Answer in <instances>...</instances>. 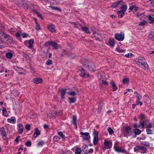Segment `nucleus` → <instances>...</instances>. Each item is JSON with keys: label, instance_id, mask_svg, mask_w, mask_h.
<instances>
[{"label": "nucleus", "instance_id": "22", "mask_svg": "<svg viewBox=\"0 0 154 154\" xmlns=\"http://www.w3.org/2000/svg\"><path fill=\"white\" fill-rule=\"evenodd\" d=\"M141 144L143 145H145L146 146L151 147L152 146V145H151V144H150L149 143L146 142V141H143V142H141Z\"/></svg>", "mask_w": 154, "mask_h": 154}, {"label": "nucleus", "instance_id": "60", "mask_svg": "<svg viewBox=\"0 0 154 154\" xmlns=\"http://www.w3.org/2000/svg\"><path fill=\"white\" fill-rule=\"evenodd\" d=\"M140 150H142L143 151H146L147 150L146 148L143 146H140Z\"/></svg>", "mask_w": 154, "mask_h": 154}, {"label": "nucleus", "instance_id": "53", "mask_svg": "<svg viewBox=\"0 0 154 154\" xmlns=\"http://www.w3.org/2000/svg\"><path fill=\"white\" fill-rule=\"evenodd\" d=\"M133 56V54L132 53H128L126 54L125 56L127 58L131 57Z\"/></svg>", "mask_w": 154, "mask_h": 154}, {"label": "nucleus", "instance_id": "28", "mask_svg": "<svg viewBox=\"0 0 154 154\" xmlns=\"http://www.w3.org/2000/svg\"><path fill=\"white\" fill-rule=\"evenodd\" d=\"M2 112L3 115L5 117L8 116V114L7 111H6V108L3 107L2 108Z\"/></svg>", "mask_w": 154, "mask_h": 154}, {"label": "nucleus", "instance_id": "61", "mask_svg": "<svg viewBox=\"0 0 154 154\" xmlns=\"http://www.w3.org/2000/svg\"><path fill=\"white\" fill-rule=\"evenodd\" d=\"M152 127V124L149 123L146 126V129H150Z\"/></svg>", "mask_w": 154, "mask_h": 154}, {"label": "nucleus", "instance_id": "56", "mask_svg": "<svg viewBox=\"0 0 154 154\" xmlns=\"http://www.w3.org/2000/svg\"><path fill=\"white\" fill-rule=\"evenodd\" d=\"M147 23V22L145 21H143L141 22H140L139 24V25L140 26H143L144 25H145L146 23Z\"/></svg>", "mask_w": 154, "mask_h": 154}, {"label": "nucleus", "instance_id": "10", "mask_svg": "<svg viewBox=\"0 0 154 154\" xmlns=\"http://www.w3.org/2000/svg\"><path fill=\"white\" fill-rule=\"evenodd\" d=\"M48 28L49 30L51 32L54 33L56 30L54 25L52 24H50L48 26Z\"/></svg>", "mask_w": 154, "mask_h": 154}, {"label": "nucleus", "instance_id": "52", "mask_svg": "<svg viewBox=\"0 0 154 154\" xmlns=\"http://www.w3.org/2000/svg\"><path fill=\"white\" fill-rule=\"evenodd\" d=\"M25 145L27 147H30L31 145V142L29 140L25 143Z\"/></svg>", "mask_w": 154, "mask_h": 154}, {"label": "nucleus", "instance_id": "18", "mask_svg": "<svg viewBox=\"0 0 154 154\" xmlns=\"http://www.w3.org/2000/svg\"><path fill=\"white\" fill-rule=\"evenodd\" d=\"M35 132H34L33 135L35 138L36 137L40 134V131L38 130V128H35Z\"/></svg>", "mask_w": 154, "mask_h": 154}, {"label": "nucleus", "instance_id": "40", "mask_svg": "<svg viewBox=\"0 0 154 154\" xmlns=\"http://www.w3.org/2000/svg\"><path fill=\"white\" fill-rule=\"evenodd\" d=\"M67 94L68 95L72 96H74L76 94L75 92L74 91H71L69 92H67Z\"/></svg>", "mask_w": 154, "mask_h": 154}, {"label": "nucleus", "instance_id": "38", "mask_svg": "<svg viewBox=\"0 0 154 154\" xmlns=\"http://www.w3.org/2000/svg\"><path fill=\"white\" fill-rule=\"evenodd\" d=\"M33 43V39H31L29 41V48H30L32 47Z\"/></svg>", "mask_w": 154, "mask_h": 154}, {"label": "nucleus", "instance_id": "7", "mask_svg": "<svg viewBox=\"0 0 154 154\" xmlns=\"http://www.w3.org/2000/svg\"><path fill=\"white\" fill-rule=\"evenodd\" d=\"M79 69L81 72V76L83 78H85L89 76L88 73L83 68H81L80 69L79 68Z\"/></svg>", "mask_w": 154, "mask_h": 154}, {"label": "nucleus", "instance_id": "21", "mask_svg": "<svg viewBox=\"0 0 154 154\" xmlns=\"http://www.w3.org/2000/svg\"><path fill=\"white\" fill-rule=\"evenodd\" d=\"M8 122H9L12 123H15L16 122L15 118L14 117H12L11 118L8 119H7Z\"/></svg>", "mask_w": 154, "mask_h": 154}, {"label": "nucleus", "instance_id": "50", "mask_svg": "<svg viewBox=\"0 0 154 154\" xmlns=\"http://www.w3.org/2000/svg\"><path fill=\"white\" fill-rule=\"evenodd\" d=\"M21 31H18L16 34V36L17 38H19L20 37V36L21 35Z\"/></svg>", "mask_w": 154, "mask_h": 154}, {"label": "nucleus", "instance_id": "23", "mask_svg": "<svg viewBox=\"0 0 154 154\" xmlns=\"http://www.w3.org/2000/svg\"><path fill=\"white\" fill-rule=\"evenodd\" d=\"M77 117L75 116H74L72 118V123L75 126L76 128H77V125L76 124Z\"/></svg>", "mask_w": 154, "mask_h": 154}, {"label": "nucleus", "instance_id": "17", "mask_svg": "<svg viewBox=\"0 0 154 154\" xmlns=\"http://www.w3.org/2000/svg\"><path fill=\"white\" fill-rule=\"evenodd\" d=\"M110 83L113 88V91H116L117 89V88L115 84V82L112 80L110 82Z\"/></svg>", "mask_w": 154, "mask_h": 154}, {"label": "nucleus", "instance_id": "37", "mask_svg": "<svg viewBox=\"0 0 154 154\" xmlns=\"http://www.w3.org/2000/svg\"><path fill=\"white\" fill-rule=\"evenodd\" d=\"M14 68L16 71H21L22 70H23V69L22 68L16 66H14Z\"/></svg>", "mask_w": 154, "mask_h": 154}, {"label": "nucleus", "instance_id": "4", "mask_svg": "<svg viewBox=\"0 0 154 154\" xmlns=\"http://www.w3.org/2000/svg\"><path fill=\"white\" fill-rule=\"evenodd\" d=\"M100 78L99 79V82L100 85L107 86L108 82H106L105 79V76L104 75H100Z\"/></svg>", "mask_w": 154, "mask_h": 154}, {"label": "nucleus", "instance_id": "9", "mask_svg": "<svg viewBox=\"0 0 154 154\" xmlns=\"http://www.w3.org/2000/svg\"><path fill=\"white\" fill-rule=\"evenodd\" d=\"M4 38L5 39V41H7L8 43H12L13 42V39L12 38L10 37L8 35H4Z\"/></svg>", "mask_w": 154, "mask_h": 154}, {"label": "nucleus", "instance_id": "47", "mask_svg": "<svg viewBox=\"0 0 154 154\" xmlns=\"http://www.w3.org/2000/svg\"><path fill=\"white\" fill-rule=\"evenodd\" d=\"M148 38L149 39H151L152 41H154V35L152 34H149L148 36Z\"/></svg>", "mask_w": 154, "mask_h": 154}, {"label": "nucleus", "instance_id": "58", "mask_svg": "<svg viewBox=\"0 0 154 154\" xmlns=\"http://www.w3.org/2000/svg\"><path fill=\"white\" fill-rule=\"evenodd\" d=\"M140 101V100H137L136 101V105H140V106H141L143 104V103H142Z\"/></svg>", "mask_w": 154, "mask_h": 154}, {"label": "nucleus", "instance_id": "39", "mask_svg": "<svg viewBox=\"0 0 154 154\" xmlns=\"http://www.w3.org/2000/svg\"><path fill=\"white\" fill-rule=\"evenodd\" d=\"M45 142L44 141L40 140L39 141L37 144V146H41L43 145Z\"/></svg>", "mask_w": 154, "mask_h": 154}, {"label": "nucleus", "instance_id": "51", "mask_svg": "<svg viewBox=\"0 0 154 154\" xmlns=\"http://www.w3.org/2000/svg\"><path fill=\"white\" fill-rule=\"evenodd\" d=\"M25 128L26 130L28 131L30 130L31 129V126L29 124H26V125Z\"/></svg>", "mask_w": 154, "mask_h": 154}, {"label": "nucleus", "instance_id": "13", "mask_svg": "<svg viewBox=\"0 0 154 154\" xmlns=\"http://www.w3.org/2000/svg\"><path fill=\"white\" fill-rule=\"evenodd\" d=\"M115 150L118 152L124 153L125 152V150L121 147H114Z\"/></svg>", "mask_w": 154, "mask_h": 154}, {"label": "nucleus", "instance_id": "34", "mask_svg": "<svg viewBox=\"0 0 154 154\" xmlns=\"http://www.w3.org/2000/svg\"><path fill=\"white\" fill-rule=\"evenodd\" d=\"M49 7L50 8H51L52 10H56L57 11H61L60 9L59 8H58L57 7H53L52 6H49Z\"/></svg>", "mask_w": 154, "mask_h": 154}, {"label": "nucleus", "instance_id": "59", "mask_svg": "<svg viewBox=\"0 0 154 154\" xmlns=\"http://www.w3.org/2000/svg\"><path fill=\"white\" fill-rule=\"evenodd\" d=\"M146 131L147 134H152V131L149 129H146Z\"/></svg>", "mask_w": 154, "mask_h": 154}, {"label": "nucleus", "instance_id": "44", "mask_svg": "<svg viewBox=\"0 0 154 154\" xmlns=\"http://www.w3.org/2000/svg\"><path fill=\"white\" fill-rule=\"evenodd\" d=\"M141 131L139 129H136L134 130V133L136 135H138L141 133Z\"/></svg>", "mask_w": 154, "mask_h": 154}, {"label": "nucleus", "instance_id": "26", "mask_svg": "<svg viewBox=\"0 0 154 154\" xmlns=\"http://www.w3.org/2000/svg\"><path fill=\"white\" fill-rule=\"evenodd\" d=\"M148 18L149 21V23L151 24L154 23V18L151 16H149Z\"/></svg>", "mask_w": 154, "mask_h": 154}, {"label": "nucleus", "instance_id": "27", "mask_svg": "<svg viewBox=\"0 0 154 154\" xmlns=\"http://www.w3.org/2000/svg\"><path fill=\"white\" fill-rule=\"evenodd\" d=\"M121 11H122L124 12H125L126 11L127 8V6L126 5H122V7H121Z\"/></svg>", "mask_w": 154, "mask_h": 154}, {"label": "nucleus", "instance_id": "57", "mask_svg": "<svg viewBox=\"0 0 154 154\" xmlns=\"http://www.w3.org/2000/svg\"><path fill=\"white\" fill-rule=\"evenodd\" d=\"M140 146H137L135 147L134 148V152H137L140 150Z\"/></svg>", "mask_w": 154, "mask_h": 154}, {"label": "nucleus", "instance_id": "11", "mask_svg": "<svg viewBox=\"0 0 154 154\" xmlns=\"http://www.w3.org/2000/svg\"><path fill=\"white\" fill-rule=\"evenodd\" d=\"M81 60L83 65L85 66V67H86L87 65L89 63V62H90V61H91L90 60H88L84 58H82Z\"/></svg>", "mask_w": 154, "mask_h": 154}, {"label": "nucleus", "instance_id": "1", "mask_svg": "<svg viewBox=\"0 0 154 154\" xmlns=\"http://www.w3.org/2000/svg\"><path fill=\"white\" fill-rule=\"evenodd\" d=\"M85 68L88 69V70L91 72L95 71L96 66L94 63L91 61L89 62V63L87 65Z\"/></svg>", "mask_w": 154, "mask_h": 154}, {"label": "nucleus", "instance_id": "24", "mask_svg": "<svg viewBox=\"0 0 154 154\" xmlns=\"http://www.w3.org/2000/svg\"><path fill=\"white\" fill-rule=\"evenodd\" d=\"M122 2V1H117L116 2L114 3L112 5V7L113 8H116L117 6L120 3Z\"/></svg>", "mask_w": 154, "mask_h": 154}, {"label": "nucleus", "instance_id": "35", "mask_svg": "<svg viewBox=\"0 0 154 154\" xmlns=\"http://www.w3.org/2000/svg\"><path fill=\"white\" fill-rule=\"evenodd\" d=\"M98 132L95 130H94L93 135L94 137H98Z\"/></svg>", "mask_w": 154, "mask_h": 154}, {"label": "nucleus", "instance_id": "14", "mask_svg": "<svg viewBox=\"0 0 154 154\" xmlns=\"http://www.w3.org/2000/svg\"><path fill=\"white\" fill-rule=\"evenodd\" d=\"M18 127V132L20 134H22L23 132V125L21 124H19Z\"/></svg>", "mask_w": 154, "mask_h": 154}, {"label": "nucleus", "instance_id": "41", "mask_svg": "<svg viewBox=\"0 0 154 154\" xmlns=\"http://www.w3.org/2000/svg\"><path fill=\"white\" fill-rule=\"evenodd\" d=\"M116 50L119 53H123L124 52L125 50H124L121 49L119 47H117L116 49Z\"/></svg>", "mask_w": 154, "mask_h": 154}, {"label": "nucleus", "instance_id": "12", "mask_svg": "<svg viewBox=\"0 0 154 154\" xmlns=\"http://www.w3.org/2000/svg\"><path fill=\"white\" fill-rule=\"evenodd\" d=\"M125 131L127 135H131L133 133V131L129 127H127L125 128Z\"/></svg>", "mask_w": 154, "mask_h": 154}, {"label": "nucleus", "instance_id": "2", "mask_svg": "<svg viewBox=\"0 0 154 154\" xmlns=\"http://www.w3.org/2000/svg\"><path fill=\"white\" fill-rule=\"evenodd\" d=\"M115 38L119 41H122L124 39V34L122 32L119 34H116L115 35Z\"/></svg>", "mask_w": 154, "mask_h": 154}, {"label": "nucleus", "instance_id": "16", "mask_svg": "<svg viewBox=\"0 0 154 154\" xmlns=\"http://www.w3.org/2000/svg\"><path fill=\"white\" fill-rule=\"evenodd\" d=\"M33 81L35 83L38 84L41 83L42 82V79L39 78H36L33 79Z\"/></svg>", "mask_w": 154, "mask_h": 154}, {"label": "nucleus", "instance_id": "8", "mask_svg": "<svg viewBox=\"0 0 154 154\" xmlns=\"http://www.w3.org/2000/svg\"><path fill=\"white\" fill-rule=\"evenodd\" d=\"M104 143L106 149H110L112 146V143L110 141H108L105 140Z\"/></svg>", "mask_w": 154, "mask_h": 154}, {"label": "nucleus", "instance_id": "32", "mask_svg": "<svg viewBox=\"0 0 154 154\" xmlns=\"http://www.w3.org/2000/svg\"><path fill=\"white\" fill-rule=\"evenodd\" d=\"M114 39L113 38L110 39L109 40V45L112 47H113L114 45Z\"/></svg>", "mask_w": 154, "mask_h": 154}, {"label": "nucleus", "instance_id": "36", "mask_svg": "<svg viewBox=\"0 0 154 154\" xmlns=\"http://www.w3.org/2000/svg\"><path fill=\"white\" fill-rule=\"evenodd\" d=\"M107 131L110 134H112L114 133V131L110 127H109L107 129Z\"/></svg>", "mask_w": 154, "mask_h": 154}, {"label": "nucleus", "instance_id": "19", "mask_svg": "<svg viewBox=\"0 0 154 154\" xmlns=\"http://www.w3.org/2000/svg\"><path fill=\"white\" fill-rule=\"evenodd\" d=\"M66 89H63L61 91V95L62 99H64L65 98V95L66 94Z\"/></svg>", "mask_w": 154, "mask_h": 154}, {"label": "nucleus", "instance_id": "42", "mask_svg": "<svg viewBox=\"0 0 154 154\" xmlns=\"http://www.w3.org/2000/svg\"><path fill=\"white\" fill-rule=\"evenodd\" d=\"M69 103H74L76 101V98L75 97H72L69 98Z\"/></svg>", "mask_w": 154, "mask_h": 154}, {"label": "nucleus", "instance_id": "49", "mask_svg": "<svg viewBox=\"0 0 154 154\" xmlns=\"http://www.w3.org/2000/svg\"><path fill=\"white\" fill-rule=\"evenodd\" d=\"M35 23L36 24V29L37 30L40 29L41 28L39 24L37 23V22L36 21H35Z\"/></svg>", "mask_w": 154, "mask_h": 154}, {"label": "nucleus", "instance_id": "15", "mask_svg": "<svg viewBox=\"0 0 154 154\" xmlns=\"http://www.w3.org/2000/svg\"><path fill=\"white\" fill-rule=\"evenodd\" d=\"M49 44L50 46H52L54 49H57L58 48L57 44L54 42H49Z\"/></svg>", "mask_w": 154, "mask_h": 154}, {"label": "nucleus", "instance_id": "33", "mask_svg": "<svg viewBox=\"0 0 154 154\" xmlns=\"http://www.w3.org/2000/svg\"><path fill=\"white\" fill-rule=\"evenodd\" d=\"M98 141V137H94L93 140V144L95 145H96Z\"/></svg>", "mask_w": 154, "mask_h": 154}, {"label": "nucleus", "instance_id": "6", "mask_svg": "<svg viewBox=\"0 0 154 154\" xmlns=\"http://www.w3.org/2000/svg\"><path fill=\"white\" fill-rule=\"evenodd\" d=\"M138 65L141 68H143L145 70L148 69L149 66L146 62H143V63H140L138 62Z\"/></svg>", "mask_w": 154, "mask_h": 154}, {"label": "nucleus", "instance_id": "54", "mask_svg": "<svg viewBox=\"0 0 154 154\" xmlns=\"http://www.w3.org/2000/svg\"><path fill=\"white\" fill-rule=\"evenodd\" d=\"M60 139L59 137L58 136H55L53 138L54 141H57Z\"/></svg>", "mask_w": 154, "mask_h": 154}, {"label": "nucleus", "instance_id": "64", "mask_svg": "<svg viewBox=\"0 0 154 154\" xmlns=\"http://www.w3.org/2000/svg\"><path fill=\"white\" fill-rule=\"evenodd\" d=\"M136 96L137 99V100H140V98H141V96L140 94L137 95Z\"/></svg>", "mask_w": 154, "mask_h": 154}, {"label": "nucleus", "instance_id": "31", "mask_svg": "<svg viewBox=\"0 0 154 154\" xmlns=\"http://www.w3.org/2000/svg\"><path fill=\"white\" fill-rule=\"evenodd\" d=\"M6 57L8 59H11L13 56L11 52H8L6 54Z\"/></svg>", "mask_w": 154, "mask_h": 154}, {"label": "nucleus", "instance_id": "3", "mask_svg": "<svg viewBox=\"0 0 154 154\" xmlns=\"http://www.w3.org/2000/svg\"><path fill=\"white\" fill-rule=\"evenodd\" d=\"M0 134L3 139L6 140L8 138L5 128L2 127L0 129Z\"/></svg>", "mask_w": 154, "mask_h": 154}, {"label": "nucleus", "instance_id": "48", "mask_svg": "<svg viewBox=\"0 0 154 154\" xmlns=\"http://www.w3.org/2000/svg\"><path fill=\"white\" fill-rule=\"evenodd\" d=\"M122 82L124 84L128 83L129 82V79L127 78H124L122 80Z\"/></svg>", "mask_w": 154, "mask_h": 154}, {"label": "nucleus", "instance_id": "46", "mask_svg": "<svg viewBox=\"0 0 154 154\" xmlns=\"http://www.w3.org/2000/svg\"><path fill=\"white\" fill-rule=\"evenodd\" d=\"M81 152V149L80 148H77L75 150V154H80Z\"/></svg>", "mask_w": 154, "mask_h": 154}, {"label": "nucleus", "instance_id": "29", "mask_svg": "<svg viewBox=\"0 0 154 154\" xmlns=\"http://www.w3.org/2000/svg\"><path fill=\"white\" fill-rule=\"evenodd\" d=\"M144 122L141 121L140 122V125H138V128L141 129L144 127Z\"/></svg>", "mask_w": 154, "mask_h": 154}, {"label": "nucleus", "instance_id": "20", "mask_svg": "<svg viewBox=\"0 0 154 154\" xmlns=\"http://www.w3.org/2000/svg\"><path fill=\"white\" fill-rule=\"evenodd\" d=\"M145 60V58L143 57H138L136 60V63L138 64L137 62L140 63H142V61H144Z\"/></svg>", "mask_w": 154, "mask_h": 154}, {"label": "nucleus", "instance_id": "5", "mask_svg": "<svg viewBox=\"0 0 154 154\" xmlns=\"http://www.w3.org/2000/svg\"><path fill=\"white\" fill-rule=\"evenodd\" d=\"M80 134L83 136L82 137L83 139L85 141H88L90 138V136L89 135L88 132H81Z\"/></svg>", "mask_w": 154, "mask_h": 154}, {"label": "nucleus", "instance_id": "30", "mask_svg": "<svg viewBox=\"0 0 154 154\" xmlns=\"http://www.w3.org/2000/svg\"><path fill=\"white\" fill-rule=\"evenodd\" d=\"M129 9L131 11H137L138 9V8L136 7L134 5H132L130 7Z\"/></svg>", "mask_w": 154, "mask_h": 154}, {"label": "nucleus", "instance_id": "62", "mask_svg": "<svg viewBox=\"0 0 154 154\" xmlns=\"http://www.w3.org/2000/svg\"><path fill=\"white\" fill-rule=\"evenodd\" d=\"M21 35L23 38H26L28 37V35L26 33H24L22 34Z\"/></svg>", "mask_w": 154, "mask_h": 154}, {"label": "nucleus", "instance_id": "43", "mask_svg": "<svg viewBox=\"0 0 154 154\" xmlns=\"http://www.w3.org/2000/svg\"><path fill=\"white\" fill-rule=\"evenodd\" d=\"M117 14H118V15L120 16V17L121 18L122 17V16L124 14H125V12H123L122 11H118L117 12Z\"/></svg>", "mask_w": 154, "mask_h": 154}, {"label": "nucleus", "instance_id": "63", "mask_svg": "<svg viewBox=\"0 0 154 154\" xmlns=\"http://www.w3.org/2000/svg\"><path fill=\"white\" fill-rule=\"evenodd\" d=\"M140 119L141 121H143V120L144 119V116L143 114H141L140 115Z\"/></svg>", "mask_w": 154, "mask_h": 154}, {"label": "nucleus", "instance_id": "45", "mask_svg": "<svg viewBox=\"0 0 154 154\" xmlns=\"http://www.w3.org/2000/svg\"><path fill=\"white\" fill-rule=\"evenodd\" d=\"M58 135H59V136H60V137L62 138V139H65V135L63 134V133L61 131H59L58 132Z\"/></svg>", "mask_w": 154, "mask_h": 154}, {"label": "nucleus", "instance_id": "55", "mask_svg": "<svg viewBox=\"0 0 154 154\" xmlns=\"http://www.w3.org/2000/svg\"><path fill=\"white\" fill-rule=\"evenodd\" d=\"M52 63V60H48L46 62V64L47 65H51Z\"/></svg>", "mask_w": 154, "mask_h": 154}, {"label": "nucleus", "instance_id": "25", "mask_svg": "<svg viewBox=\"0 0 154 154\" xmlns=\"http://www.w3.org/2000/svg\"><path fill=\"white\" fill-rule=\"evenodd\" d=\"M82 30L83 31L87 34L90 33V32L89 30V29L88 27L84 26L82 28Z\"/></svg>", "mask_w": 154, "mask_h": 154}]
</instances>
